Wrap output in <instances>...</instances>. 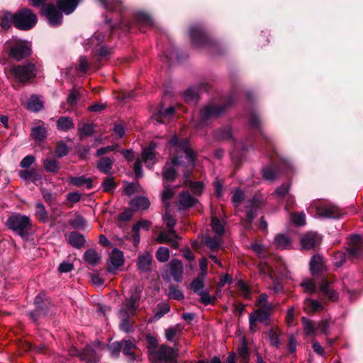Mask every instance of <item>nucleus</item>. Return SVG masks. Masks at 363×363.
<instances>
[{"label": "nucleus", "instance_id": "f257e3e1", "mask_svg": "<svg viewBox=\"0 0 363 363\" xmlns=\"http://www.w3.org/2000/svg\"><path fill=\"white\" fill-rule=\"evenodd\" d=\"M6 225L8 229L23 239H27L32 232L33 224L30 218L19 213H14L9 216Z\"/></svg>", "mask_w": 363, "mask_h": 363}, {"label": "nucleus", "instance_id": "f03ea898", "mask_svg": "<svg viewBox=\"0 0 363 363\" xmlns=\"http://www.w3.org/2000/svg\"><path fill=\"white\" fill-rule=\"evenodd\" d=\"M4 50L10 58L18 62L30 57L32 54L31 45L21 39L12 38L6 41Z\"/></svg>", "mask_w": 363, "mask_h": 363}, {"label": "nucleus", "instance_id": "7ed1b4c3", "mask_svg": "<svg viewBox=\"0 0 363 363\" xmlns=\"http://www.w3.org/2000/svg\"><path fill=\"white\" fill-rule=\"evenodd\" d=\"M189 34L191 43L196 47H205L210 49H217L219 44L208 33L203 26L198 24L190 27Z\"/></svg>", "mask_w": 363, "mask_h": 363}, {"label": "nucleus", "instance_id": "20e7f679", "mask_svg": "<svg viewBox=\"0 0 363 363\" xmlns=\"http://www.w3.org/2000/svg\"><path fill=\"white\" fill-rule=\"evenodd\" d=\"M9 74L16 82L28 83L37 75V68L34 63L26 62L21 65L11 66Z\"/></svg>", "mask_w": 363, "mask_h": 363}, {"label": "nucleus", "instance_id": "39448f33", "mask_svg": "<svg viewBox=\"0 0 363 363\" xmlns=\"http://www.w3.org/2000/svg\"><path fill=\"white\" fill-rule=\"evenodd\" d=\"M36 14L30 9L22 8L14 13V26L21 30H28L37 23Z\"/></svg>", "mask_w": 363, "mask_h": 363}, {"label": "nucleus", "instance_id": "423d86ee", "mask_svg": "<svg viewBox=\"0 0 363 363\" xmlns=\"http://www.w3.org/2000/svg\"><path fill=\"white\" fill-rule=\"evenodd\" d=\"M177 352L172 347L162 344L158 349L152 350L149 354L152 363H172L175 361Z\"/></svg>", "mask_w": 363, "mask_h": 363}, {"label": "nucleus", "instance_id": "0eeeda50", "mask_svg": "<svg viewBox=\"0 0 363 363\" xmlns=\"http://www.w3.org/2000/svg\"><path fill=\"white\" fill-rule=\"evenodd\" d=\"M169 143L175 148L177 152H182L185 153L186 158L189 164L191 167H194L196 155L195 152L189 147V140L187 139L174 135L170 138Z\"/></svg>", "mask_w": 363, "mask_h": 363}, {"label": "nucleus", "instance_id": "6e6552de", "mask_svg": "<svg viewBox=\"0 0 363 363\" xmlns=\"http://www.w3.org/2000/svg\"><path fill=\"white\" fill-rule=\"evenodd\" d=\"M34 304L35 309L30 311L28 315L33 322H37L40 317L47 315L50 303L44 293H40L35 296Z\"/></svg>", "mask_w": 363, "mask_h": 363}, {"label": "nucleus", "instance_id": "1a4fd4ad", "mask_svg": "<svg viewBox=\"0 0 363 363\" xmlns=\"http://www.w3.org/2000/svg\"><path fill=\"white\" fill-rule=\"evenodd\" d=\"M41 13L48 18L49 24L52 26L57 27L62 24L64 12L58 8L57 4L56 6L52 4H47L43 7Z\"/></svg>", "mask_w": 363, "mask_h": 363}, {"label": "nucleus", "instance_id": "9d476101", "mask_svg": "<svg viewBox=\"0 0 363 363\" xmlns=\"http://www.w3.org/2000/svg\"><path fill=\"white\" fill-rule=\"evenodd\" d=\"M322 240L323 237L321 235L316 232H308L301 238V249L303 250H315L320 245Z\"/></svg>", "mask_w": 363, "mask_h": 363}, {"label": "nucleus", "instance_id": "9b49d317", "mask_svg": "<svg viewBox=\"0 0 363 363\" xmlns=\"http://www.w3.org/2000/svg\"><path fill=\"white\" fill-rule=\"evenodd\" d=\"M225 110V106L209 104L204 106L200 111L199 118L201 125L206 124L208 120L217 118Z\"/></svg>", "mask_w": 363, "mask_h": 363}, {"label": "nucleus", "instance_id": "f8f14e48", "mask_svg": "<svg viewBox=\"0 0 363 363\" xmlns=\"http://www.w3.org/2000/svg\"><path fill=\"white\" fill-rule=\"evenodd\" d=\"M346 251L348 258L352 260L363 257V244L361 242V237L359 235L352 236Z\"/></svg>", "mask_w": 363, "mask_h": 363}, {"label": "nucleus", "instance_id": "ddd939ff", "mask_svg": "<svg viewBox=\"0 0 363 363\" xmlns=\"http://www.w3.org/2000/svg\"><path fill=\"white\" fill-rule=\"evenodd\" d=\"M174 112L175 108L173 106H169L166 108L163 106H160L157 108V112L152 118L159 123H166L173 118Z\"/></svg>", "mask_w": 363, "mask_h": 363}, {"label": "nucleus", "instance_id": "4468645a", "mask_svg": "<svg viewBox=\"0 0 363 363\" xmlns=\"http://www.w3.org/2000/svg\"><path fill=\"white\" fill-rule=\"evenodd\" d=\"M155 148L156 144L154 142H151L149 145L143 150L141 155L142 160L148 169H151L156 161Z\"/></svg>", "mask_w": 363, "mask_h": 363}, {"label": "nucleus", "instance_id": "2eb2a0df", "mask_svg": "<svg viewBox=\"0 0 363 363\" xmlns=\"http://www.w3.org/2000/svg\"><path fill=\"white\" fill-rule=\"evenodd\" d=\"M109 261L110 264L107 267V271L110 273H113L124 263L123 252L118 249H113L110 255Z\"/></svg>", "mask_w": 363, "mask_h": 363}, {"label": "nucleus", "instance_id": "dca6fc26", "mask_svg": "<svg viewBox=\"0 0 363 363\" xmlns=\"http://www.w3.org/2000/svg\"><path fill=\"white\" fill-rule=\"evenodd\" d=\"M208 84L207 83H201L196 87H189L183 94V97L186 102L192 103L198 99L199 90L208 91Z\"/></svg>", "mask_w": 363, "mask_h": 363}, {"label": "nucleus", "instance_id": "f3484780", "mask_svg": "<svg viewBox=\"0 0 363 363\" xmlns=\"http://www.w3.org/2000/svg\"><path fill=\"white\" fill-rule=\"evenodd\" d=\"M319 216L328 218H339L342 216L341 210L336 206L328 204L318 208Z\"/></svg>", "mask_w": 363, "mask_h": 363}, {"label": "nucleus", "instance_id": "a211bd4d", "mask_svg": "<svg viewBox=\"0 0 363 363\" xmlns=\"http://www.w3.org/2000/svg\"><path fill=\"white\" fill-rule=\"evenodd\" d=\"M198 202V199L193 197L187 191H184L179 194V209L186 210L193 207Z\"/></svg>", "mask_w": 363, "mask_h": 363}, {"label": "nucleus", "instance_id": "6ab92c4d", "mask_svg": "<svg viewBox=\"0 0 363 363\" xmlns=\"http://www.w3.org/2000/svg\"><path fill=\"white\" fill-rule=\"evenodd\" d=\"M170 270V274L173 277L174 281L176 282H181L182 281L183 275V264L181 260L173 259L168 264Z\"/></svg>", "mask_w": 363, "mask_h": 363}, {"label": "nucleus", "instance_id": "aec40b11", "mask_svg": "<svg viewBox=\"0 0 363 363\" xmlns=\"http://www.w3.org/2000/svg\"><path fill=\"white\" fill-rule=\"evenodd\" d=\"M18 176L23 180L31 182L32 183L38 185V182L42 180V176L40 170L37 169H30L26 170H20Z\"/></svg>", "mask_w": 363, "mask_h": 363}, {"label": "nucleus", "instance_id": "412c9836", "mask_svg": "<svg viewBox=\"0 0 363 363\" xmlns=\"http://www.w3.org/2000/svg\"><path fill=\"white\" fill-rule=\"evenodd\" d=\"M79 359L86 363H99L100 357L90 345H86L79 354Z\"/></svg>", "mask_w": 363, "mask_h": 363}, {"label": "nucleus", "instance_id": "4be33fe9", "mask_svg": "<svg viewBox=\"0 0 363 363\" xmlns=\"http://www.w3.org/2000/svg\"><path fill=\"white\" fill-rule=\"evenodd\" d=\"M152 262V255L149 252L139 255L137 262L138 270L144 273H148L151 271Z\"/></svg>", "mask_w": 363, "mask_h": 363}, {"label": "nucleus", "instance_id": "5701e85b", "mask_svg": "<svg viewBox=\"0 0 363 363\" xmlns=\"http://www.w3.org/2000/svg\"><path fill=\"white\" fill-rule=\"evenodd\" d=\"M261 206V201L256 197H253L249 201V204L246 206V216L247 220L251 223L256 218L257 211Z\"/></svg>", "mask_w": 363, "mask_h": 363}, {"label": "nucleus", "instance_id": "b1692460", "mask_svg": "<svg viewBox=\"0 0 363 363\" xmlns=\"http://www.w3.org/2000/svg\"><path fill=\"white\" fill-rule=\"evenodd\" d=\"M82 1V0H57V5L65 14L69 15L74 12Z\"/></svg>", "mask_w": 363, "mask_h": 363}, {"label": "nucleus", "instance_id": "393cba45", "mask_svg": "<svg viewBox=\"0 0 363 363\" xmlns=\"http://www.w3.org/2000/svg\"><path fill=\"white\" fill-rule=\"evenodd\" d=\"M130 207L133 211L147 210L150 205L149 199L144 196H136L130 200Z\"/></svg>", "mask_w": 363, "mask_h": 363}, {"label": "nucleus", "instance_id": "a878e982", "mask_svg": "<svg viewBox=\"0 0 363 363\" xmlns=\"http://www.w3.org/2000/svg\"><path fill=\"white\" fill-rule=\"evenodd\" d=\"M249 125H250V128H257L259 131L260 134L263 136V138L264 139L265 142L267 144H269V145L272 144V141H271V139L269 138V137H268L267 135H266L264 133L262 125H261L260 118L256 113L253 112L250 114Z\"/></svg>", "mask_w": 363, "mask_h": 363}, {"label": "nucleus", "instance_id": "bb28decb", "mask_svg": "<svg viewBox=\"0 0 363 363\" xmlns=\"http://www.w3.org/2000/svg\"><path fill=\"white\" fill-rule=\"evenodd\" d=\"M325 269L323 257L320 255H313L310 261V270L313 275L321 273Z\"/></svg>", "mask_w": 363, "mask_h": 363}, {"label": "nucleus", "instance_id": "cd10ccee", "mask_svg": "<svg viewBox=\"0 0 363 363\" xmlns=\"http://www.w3.org/2000/svg\"><path fill=\"white\" fill-rule=\"evenodd\" d=\"M103 6L110 11H116L121 13L124 9L121 0H98Z\"/></svg>", "mask_w": 363, "mask_h": 363}, {"label": "nucleus", "instance_id": "c85d7f7f", "mask_svg": "<svg viewBox=\"0 0 363 363\" xmlns=\"http://www.w3.org/2000/svg\"><path fill=\"white\" fill-rule=\"evenodd\" d=\"M329 285L330 284L327 280H323L320 286V291L330 301H337L339 298V294L337 291L330 289Z\"/></svg>", "mask_w": 363, "mask_h": 363}, {"label": "nucleus", "instance_id": "c756f323", "mask_svg": "<svg viewBox=\"0 0 363 363\" xmlns=\"http://www.w3.org/2000/svg\"><path fill=\"white\" fill-rule=\"evenodd\" d=\"M67 181L69 184L77 187H81L84 185H86L88 189H91L93 187L92 180L90 178H86L84 175L80 177H69Z\"/></svg>", "mask_w": 363, "mask_h": 363}, {"label": "nucleus", "instance_id": "7c9ffc66", "mask_svg": "<svg viewBox=\"0 0 363 363\" xmlns=\"http://www.w3.org/2000/svg\"><path fill=\"white\" fill-rule=\"evenodd\" d=\"M96 125L93 123H83L79 125L78 135L80 140L85 137L91 136L94 133Z\"/></svg>", "mask_w": 363, "mask_h": 363}, {"label": "nucleus", "instance_id": "2f4dec72", "mask_svg": "<svg viewBox=\"0 0 363 363\" xmlns=\"http://www.w3.org/2000/svg\"><path fill=\"white\" fill-rule=\"evenodd\" d=\"M138 306L139 304H135L125 299L121 305L118 314L119 315H123L125 313L129 317L135 315Z\"/></svg>", "mask_w": 363, "mask_h": 363}, {"label": "nucleus", "instance_id": "473e14b6", "mask_svg": "<svg viewBox=\"0 0 363 363\" xmlns=\"http://www.w3.org/2000/svg\"><path fill=\"white\" fill-rule=\"evenodd\" d=\"M303 304L304 310L308 313L318 312L323 309V305L322 303L310 298H305Z\"/></svg>", "mask_w": 363, "mask_h": 363}, {"label": "nucleus", "instance_id": "72a5a7b5", "mask_svg": "<svg viewBox=\"0 0 363 363\" xmlns=\"http://www.w3.org/2000/svg\"><path fill=\"white\" fill-rule=\"evenodd\" d=\"M68 240L69 245L77 249H80L84 247L86 241L82 234L75 231L69 233Z\"/></svg>", "mask_w": 363, "mask_h": 363}, {"label": "nucleus", "instance_id": "f704fd0d", "mask_svg": "<svg viewBox=\"0 0 363 363\" xmlns=\"http://www.w3.org/2000/svg\"><path fill=\"white\" fill-rule=\"evenodd\" d=\"M48 135V130L46 128L42 125L34 126L31 128L30 136L36 142L43 141Z\"/></svg>", "mask_w": 363, "mask_h": 363}, {"label": "nucleus", "instance_id": "c9c22d12", "mask_svg": "<svg viewBox=\"0 0 363 363\" xmlns=\"http://www.w3.org/2000/svg\"><path fill=\"white\" fill-rule=\"evenodd\" d=\"M43 101L36 95H32L27 103L26 108L32 112H38L43 108Z\"/></svg>", "mask_w": 363, "mask_h": 363}, {"label": "nucleus", "instance_id": "e433bc0d", "mask_svg": "<svg viewBox=\"0 0 363 363\" xmlns=\"http://www.w3.org/2000/svg\"><path fill=\"white\" fill-rule=\"evenodd\" d=\"M57 128L59 130L67 132L74 127L72 119L68 116H60L56 123Z\"/></svg>", "mask_w": 363, "mask_h": 363}, {"label": "nucleus", "instance_id": "4c0bfd02", "mask_svg": "<svg viewBox=\"0 0 363 363\" xmlns=\"http://www.w3.org/2000/svg\"><path fill=\"white\" fill-rule=\"evenodd\" d=\"M113 160L108 157H102L97 163L99 170L104 174H108L111 172Z\"/></svg>", "mask_w": 363, "mask_h": 363}, {"label": "nucleus", "instance_id": "58836bf2", "mask_svg": "<svg viewBox=\"0 0 363 363\" xmlns=\"http://www.w3.org/2000/svg\"><path fill=\"white\" fill-rule=\"evenodd\" d=\"M274 245L279 249H289L291 245V239L285 234H278L274 238Z\"/></svg>", "mask_w": 363, "mask_h": 363}, {"label": "nucleus", "instance_id": "ea45409f", "mask_svg": "<svg viewBox=\"0 0 363 363\" xmlns=\"http://www.w3.org/2000/svg\"><path fill=\"white\" fill-rule=\"evenodd\" d=\"M143 286L140 284L134 285L129 291V297L125 299L135 304H138L143 292Z\"/></svg>", "mask_w": 363, "mask_h": 363}, {"label": "nucleus", "instance_id": "a19ab883", "mask_svg": "<svg viewBox=\"0 0 363 363\" xmlns=\"http://www.w3.org/2000/svg\"><path fill=\"white\" fill-rule=\"evenodd\" d=\"M14 26V13L11 11H4L0 16V26L4 30Z\"/></svg>", "mask_w": 363, "mask_h": 363}, {"label": "nucleus", "instance_id": "79ce46f5", "mask_svg": "<svg viewBox=\"0 0 363 363\" xmlns=\"http://www.w3.org/2000/svg\"><path fill=\"white\" fill-rule=\"evenodd\" d=\"M301 323L303 327V332L306 335L311 337L316 335V323H313L306 317L301 318Z\"/></svg>", "mask_w": 363, "mask_h": 363}, {"label": "nucleus", "instance_id": "37998d69", "mask_svg": "<svg viewBox=\"0 0 363 363\" xmlns=\"http://www.w3.org/2000/svg\"><path fill=\"white\" fill-rule=\"evenodd\" d=\"M86 262L91 266H96L100 261L101 257L94 249H88L84 254Z\"/></svg>", "mask_w": 363, "mask_h": 363}, {"label": "nucleus", "instance_id": "c03bdc74", "mask_svg": "<svg viewBox=\"0 0 363 363\" xmlns=\"http://www.w3.org/2000/svg\"><path fill=\"white\" fill-rule=\"evenodd\" d=\"M43 167L48 172L57 174L60 169L59 162L55 159L47 158L43 162Z\"/></svg>", "mask_w": 363, "mask_h": 363}, {"label": "nucleus", "instance_id": "a18cd8bd", "mask_svg": "<svg viewBox=\"0 0 363 363\" xmlns=\"http://www.w3.org/2000/svg\"><path fill=\"white\" fill-rule=\"evenodd\" d=\"M163 179L174 182L177 177V173L174 167H171L169 163H167L162 169Z\"/></svg>", "mask_w": 363, "mask_h": 363}, {"label": "nucleus", "instance_id": "49530a36", "mask_svg": "<svg viewBox=\"0 0 363 363\" xmlns=\"http://www.w3.org/2000/svg\"><path fill=\"white\" fill-rule=\"evenodd\" d=\"M167 296L171 299L182 301L184 298L183 292L179 289L178 286L170 284Z\"/></svg>", "mask_w": 363, "mask_h": 363}, {"label": "nucleus", "instance_id": "de8ad7c7", "mask_svg": "<svg viewBox=\"0 0 363 363\" xmlns=\"http://www.w3.org/2000/svg\"><path fill=\"white\" fill-rule=\"evenodd\" d=\"M35 208V216L38 220L43 223H46L48 219V216L44 205L41 203H37Z\"/></svg>", "mask_w": 363, "mask_h": 363}, {"label": "nucleus", "instance_id": "09e8293b", "mask_svg": "<svg viewBox=\"0 0 363 363\" xmlns=\"http://www.w3.org/2000/svg\"><path fill=\"white\" fill-rule=\"evenodd\" d=\"M203 275H198L191 283L190 287L195 294H198L203 291L204 288Z\"/></svg>", "mask_w": 363, "mask_h": 363}, {"label": "nucleus", "instance_id": "8fccbe9b", "mask_svg": "<svg viewBox=\"0 0 363 363\" xmlns=\"http://www.w3.org/2000/svg\"><path fill=\"white\" fill-rule=\"evenodd\" d=\"M333 324V321L331 319H322L320 321L316 323V328L321 333H323L326 335L330 333V327Z\"/></svg>", "mask_w": 363, "mask_h": 363}, {"label": "nucleus", "instance_id": "3c124183", "mask_svg": "<svg viewBox=\"0 0 363 363\" xmlns=\"http://www.w3.org/2000/svg\"><path fill=\"white\" fill-rule=\"evenodd\" d=\"M119 317L121 319L120 323L121 330L127 333L133 332L134 329L133 325L130 323V317L125 313H124L123 315H119Z\"/></svg>", "mask_w": 363, "mask_h": 363}, {"label": "nucleus", "instance_id": "603ef678", "mask_svg": "<svg viewBox=\"0 0 363 363\" xmlns=\"http://www.w3.org/2000/svg\"><path fill=\"white\" fill-rule=\"evenodd\" d=\"M262 177L264 179L269 181H274L277 177V171L274 166L267 165L263 167Z\"/></svg>", "mask_w": 363, "mask_h": 363}, {"label": "nucleus", "instance_id": "864d4df0", "mask_svg": "<svg viewBox=\"0 0 363 363\" xmlns=\"http://www.w3.org/2000/svg\"><path fill=\"white\" fill-rule=\"evenodd\" d=\"M156 259L158 262L164 263L169 259V250L166 247H160L155 253Z\"/></svg>", "mask_w": 363, "mask_h": 363}, {"label": "nucleus", "instance_id": "5fc2aeb1", "mask_svg": "<svg viewBox=\"0 0 363 363\" xmlns=\"http://www.w3.org/2000/svg\"><path fill=\"white\" fill-rule=\"evenodd\" d=\"M291 184L284 182L275 189L274 194L279 199H285L289 194Z\"/></svg>", "mask_w": 363, "mask_h": 363}, {"label": "nucleus", "instance_id": "6e6d98bb", "mask_svg": "<svg viewBox=\"0 0 363 363\" xmlns=\"http://www.w3.org/2000/svg\"><path fill=\"white\" fill-rule=\"evenodd\" d=\"M251 315H253L257 321L263 323L265 325H269L270 324V318L271 315H269V313H267L266 312L262 313L259 311L255 310L254 313L250 314Z\"/></svg>", "mask_w": 363, "mask_h": 363}, {"label": "nucleus", "instance_id": "4d7b16f0", "mask_svg": "<svg viewBox=\"0 0 363 363\" xmlns=\"http://www.w3.org/2000/svg\"><path fill=\"white\" fill-rule=\"evenodd\" d=\"M69 152L68 146L63 141H60L56 144L55 153L57 158H62L66 156Z\"/></svg>", "mask_w": 363, "mask_h": 363}, {"label": "nucleus", "instance_id": "13d9d810", "mask_svg": "<svg viewBox=\"0 0 363 363\" xmlns=\"http://www.w3.org/2000/svg\"><path fill=\"white\" fill-rule=\"evenodd\" d=\"M200 296L199 302L205 306L214 305L215 297L209 295L208 291L203 290L197 294Z\"/></svg>", "mask_w": 363, "mask_h": 363}, {"label": "nucleus", "instance_id": "bf43d9fd", "mask_svg": "<svg viewBox=\"0 0 363 363\" xmlns=\"http://www.w3.org/2000/svg\"><path fill=\"white\" fill-rule=\"evenodd\" d=\"M123 347L121 351L123 353L127 356L132 357L134 358V349L135 348V345L130 340H122Z\"/></svg>", "mask_w": 363, "mask_h": 363}, {"label": "nucleus", "instance_id": "052dcab7", "mask_svg": "<svg viewBox=\"0 0 363 363\" xmlns=\"http://www.w3.org/2000/svg\"><path fill=\"white\" fill-rule=\"evenodd\" d=\"M113 177H106L102 183L103 191L106 193L113 191L116 188Z\"/></svg>", "mask_w": 363, "mask_h": 363}, {"label": "nucleus", "instance_id": "680f3d73", "mask_svg": "<svg viewBox=\"0 0 363 363\" xmlns=\"http://www.w3.org/2000/svg\"><path fill=\"white\" fill-rule=\"evenodd\" d=\"M157 306L159 309L155 312L152 318L155 321L160 319L170 311V306L168 303L158 304Z\"/></svg>", "mask_w": 363, "mask_h": 363}, {"label": "nucleus", "instance_id": "e2e57ef3", "mask_svg": "<svg viewBox=\"0 0 363 363\" xmlns=\"http://www.w3.org/2000/svg\"><path fill=\"white\" fill-rule=\"evenodd\" d=\"M211 228L212 230L218 235H222L224 233V225L216 217H213L211 219Z\"/></svg>", "mask_w": 363, "mask_h": 363}, {"label": "nucleus", "instance_id": "0e129e2a", "mask_svg": "<svg viewBox=\"0 0 363 363\" xmlns=\"http://www.w3.org/2000/svg\"><path fill=\"white\" fill-rule=\"evenodd\" d=\"M304 291L311 294L316 291V284L312 279H304L300 284Z\"/></svg>", "mask_w": 363, "mask_h": 363}, {"label": "nucleus", "instance_id": "69168bd1", "mask_svg": "<svg viewBox=\"0 0 363 363\" xmlns=\"http://www.w3.org/2000/svg\"><path fill=\"white\" fill-rule=\"evenodd\" d=\"M180 326L177 325L174 327H170L165 330V337L168 342H174V338L179 332Z\"/></svg>", "mask_w": 363, "mask_h": 363}, {"label": "nucleus", "instance_id": "338daca9", "mask_svg": "<svg viewBox=\"0 0 363 363\" xmlns=\"http://www.w3.org/2000/svg\"><path fill=\"white\" fill-rule=\"evenodd\" d=\"M80 98L81 95L79 92L75 89H73L71 90L67 99V102L70 106H74L77 104Z\"/></svg>", "mask_w": 363, "mask_h": 363}, {"label": "nucleus", "instance_id": "774afa93", "mask_svg": "<svg viewBox=\"0 0 363 363\" xmlns=\"http://www.w3.org/2000/svg\"><path fill=\"white\" fill-rule=\"evenodd\" d=\"M137 20L140 23L147 27H151L153 25L151 17L145 13H138L137 15Z\"/></svg>", "mask_w": 363, "mask_h": 363}]
</instances>
